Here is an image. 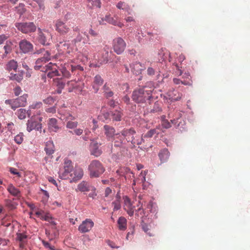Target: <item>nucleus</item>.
<instances>
[{
    "label": "nucleus",
    "instance_id": "nucleus-1",
    "mask_svg": "<svg viewBox=\"0 0 250 250\" xmlns=\"http://www.w3.org/2000/svg\"><path fill=\"white\" fill-rule=\"evenodd\" d=\"M135 133L136 132L133 129L130 128L129 129H124L122 131L121 134L117 133L114 135V140L117 139L116 142L118 143L115 145L119 146L120 144L123 142L125 139L128 142H131L134 145L136 144L137 145L141 144L142 141H144V139L141 138L140 140H136L134 138V135Z\"/></svg>",
    "mask_w": 250,
    "mask_h": 250
},
{
    "label": "nucleus",
    "instance_id": "nucleus-2",
    "mask_svg": "<svg viewBox=\"0 0 250 250\" xmlns=\"http://www.w3.org/2000/svg\"><path fill=\"white\" fill-rule=\"evenodd\" d=\"M146 87L140 88L133 91L132 98L136 103H145L151 98L152 91L146 89Z\"/></svg>",
    "mask_w": 250,
    "mask_h": 250
},
{
    "label": "nucleus",
    "instance_id": "nucleus-3",
    "mask_svg": "<svg viewBox=\"0 0 250 250\" xmlns=\"http://www.w3.org/2000/svg\"><path fill=\"white\" fill-rule=\"evenodd\" d=\"M91 177H98L104 173V169L101 163L98 160H93L89 166Z\"/></svg>",
    "mask_w": 250,
    "mask_h": 250
},
{
    "label": "nucleus",
    "instance_id": "nucleus-4",
    "mask_svg": "<svg viewBox=\"0 0 250 250\" xmlns=\"http://www.w3.org/2000/svg\"><path fill=\"white\" fill-rule=\"evenodd\" d=\"M17 28L24 34H29L36 30V26L32 22H17L15 23Z\"/></svg>",
    "mask_w": 250,
    "mask_h": 250
},
{
    "label": "nucleus",
    "instance_id": "nucleus-5",
    "mask_svg": "<svg viewBox=\"0 0 250 250\" xmlns=\"http://www.w3.org/2000/svg\"><path fill=\"white\" fill-rule=\"evenodd\" d=\"M110 112L113 121H120L122 118V113L121 108L119 106L118 102L110 100Z\"/></svg>",
    "mask_w": 250,
    "mask_h": 250
},
{
    "label": "nucleus",
    "instance_id": "nucleus-6",
    "mask_svg": "<svg viewBox=\"0 0 250 250\" xmlns=\"http://www.w3.org/2000/svg\"><path fill=\"white\" fill-rule=\"evenodd\" d=\"M55 29L61 35H65L71 31L70 25L59 20L55 23Z\"/></svg>",
    "mask_w": 250,
    "mask_h": 250
},
{
    "label": "nucleus",
    "instance_id": "nucleus-7",
    "mask_svg": "<svg viewBox=\"0 0 250 250\" xmlns=\"http://www.w3.org/2000/svg\"><path fill=\"white\" fill-rule=\"evenodd\" d=\"M59 63L50 62L45 65V68L41 69L42 71L50 70L47 73V76L49 78H52L54 76H59L58 69L60 68Z\"/></svg>",
    "mask_w": 250,
    "mask_h": 250
},
{
    "label": "nucleus",
    "instance_id": "nucleus-8",
    "mask_svg": "<svg viewBox=\"0 0 250 250\" xmlns=\"http://www.w3.org/2000/svg\"><path fill=\"white\" fill-rule=\"evenodd\" d=\"M73 167L72 162L68 159H65L63 166V170H61L59 172V177L61 179H66L69 174L72 171Z\"/></svg>",
    "mask_w": 250,
    "mask_h": 250
},
{
    "label": "nucleus",
    "instance_id": "nucleus-9",
    "mask_svg": "<svg viewBox=\"0 0 250 250\" xmlns=\"http://www.w3.org/2000/svg\"><path fill=\"white\" fill-rule=\"evenodd\" d=\"M39 122L34 120L31 119L27 121V130L28 132H31L32 130L35 129L37 131H41L42 126L41 122L42 121V118H39Z\"/></svg>",
    "mask_w": 250,
    "mask_h": 250
},
{
    "label": "nucleus",
    "instance_id": "nucleus-10",
    "mask_svg": "<svg viewBox=\"0 0 250 250\" xmlns=\"http://www.w3.org/2000/svg\"><path fill=\"white\" fill-rule=\"evenodd\" d=\"M125 47L124 41L121 38H117L113 41V47L114 51L118 54L122 53Z\"/></svg>",
    "mask_w": 250,
    "mask_h": 250
},
{
    "label": "nucleus",
    "instance_id": "nucleus-11",
    "mask_svg": "<svg viewBox=\"0 0 250 250\" xmlns=\"http://www.w3.org/2000/svg\"><path fill=\"white\" fill-rule=\"evenodd\" d=\"M51 60V57L50 53L48 51H46L45 53L43 54V57L38 59L36 61L34 66L35 69L36 70H40L42 68V69L43 68V67L42 68L43 65ZM44 68L45 67H44Z\"/></svg>",
    "mask_w": 250,
    "mask_h": 250
},
{
    "label": "nucleus",
    "instance_id": "nucleus-12",
    "mask_svg": "<svg viewBox=\"0 0 250 250\" xmlns=\"http://www.w3.org/2000/svg\"><path fill=\"white\" fill-rule=\"evenodd\" d=\"M94 226V222L90 219L83 221L78 228L79 231L81 233L89 232Z\"/></svg>",
    "mask_w": 250,
    "mask_h": 250
},
{
    "label": "nucleus",
    "instance_id": "nucleus-13",
    "mask_svg": "<svg viewBox=\"0 0 250 250\" xmlns=\"http://www.w3.org/2000/svg\"><path fill=\"white\" fill-rule=\"evenodd\" d=\"M20 49L22 53L26 54L33 50V45L25 39L21 40L19 42Z\"/></svg>",
    "mask_w": 250,
    "mask_h": 250
},
{
    "label": "nucleus",
    "instance_id": "nucleus-14",
    "mask_svg": "<svg viewBox=\"0 0 250 250\" xmlns=\"http://www.w3.org/2000/svg\"><path fill=\"white\" fill-rule=\"evenodd\" d=\"M101 144L97 143L96 141H92L90 144V151L91 155L96 157L100 156L103 150L102 147H100Z\"/></svg>",
    "mask_w": 250,
    "mask_h": 250
},
{
    "label": "nucleus",
    "instance_id": "nucleus-15",
    "mask_svg": "<svg viewBox=\"0 0 250 250\" xmlns=\"http://www.w3.org/2000/svg\"><path fill=\"white\" fill-rule=\"evenodd\" d=\"M38 30L39 31V42L44 45L49 44V38L51 36L49 33L46 32V34H44L42 32L41 29L40 28H39Z\"/></svg>",
    "mask_w": 250,
    "mask_h": 250
},
{
    "label": "nucleus",
    "instance_id": "nucleus-16",
    "mask_svg": "<svg viewBox=\"0 0 250 250\" xmlns=\"http://www.w3.org/2000/svg\"><path fill=\"white\" fill-rule=\"evenodd\" d=\"M131 71L136 75H139L142 73V71L146 68L145 66L139 62H135L130 65Z\"/></svg>",
    "mask_w": 250,
    "mask_h": 250
},
{
    "label": "nucleus",
    "instance_id": "nucleus-17",
    "mask_svg": "<svg viewBox=\"0 0 250 250\" xmlns=\"http://www.w3.org/2000/svg\"><path fill=\"white\" fill-rule=\"evenodd\" d=\"M135 207L132 205L129 198L126 197L124 201V209L127 212V214L132 216L134 214Z\"/></svg>",
    "mask_w": 250,
    "mask_h": 250
},
{
    "label": "nucleus",
    "instance_id": "nucleus-18",
    "mask_svg": "<svg viewBox=\"0 0 250 250\" xmlns=\"http://www.w3.org/2000/svg\"><path fill=\"white\" fill-rule=\"evenodd\" d=\"M167 98L171 101H178L181 98L182 94L176 90H169L167 94Z\"/></svg>",
    "mask_w": 250,
    "mask_h": 250
},
{
    "label": "nucleus",
    "instance_id": "nucleus-19",
    "mask_svg": "<svg viewBox=\"0 0 250 250\" xmlns=\"http://www.w3.org/2000/svg\"><path fill=\"white\" fill-rule=\"evenodd\" d=\"M170 156V152L167 148L162 149L158 153V156L161 163L167 161Z\"/></svg>",
    "mask_w": 250,
    "mask_h": 250
},
{
    "label": "nucleus",
    "instance_id": "nucleus-20",
    "mask_svg": "<svg viewBox=\"0 0 250 250\" xmlns=\"http://www.w3.org/2000/svg\"><path fill=\"white\" fill-rule=\"evenodd\" d=\"M7 190L11 195L17 198H20L21 197V193L19 189L16 188L12 184H9L8 186Z\"/></svg>",
    "mask_w": 250,
    "mask_h": 250
},
{
    "label": "nucleus",
    "instance_id": "nucleus-21",
    "mask_svg": "<svg viewBox=\"0 0 250 250\" xmlns=\"http://www.w3.org/2000/svg\"><path fill=\"white\" fill-rule=\"evenodd\" d=\"M48 129L50 132H56L59 129L57 124V120L55 118H51L48 123Z\"/></svg>",
    "mask_w": 250,
    "mask_h": 250
},
{
    "label": "nucleus",
    "instance_id": "nucleus-22",
    "mask_svg": "<svg viewBox=\"0 0 250 250\" xmlns=\"http://www.w3.org/2000/svg\"><path fill=\"white\" fill-rule=\"evenodd\" d=\"M103 83V80L102 79L100 75H96L94 77V81L93 83V88L95 90V92H97L99 90V86Z\"/></svg>",
    "mask_w": 250,
    "mask_h": 250
},
{
    "label": "nucleus",
    "instance_id": "nucleus-23",
    "mask_svg": "<svg viewBox=\"0 0 250 250\" xmlns=\"http://www.w3.org/2000/svg\"><path fill=\"white\" fill-rule=\"evenodd\" d=\"M118 227L120 230H125L127 228V220L124 217H120L117 221Z\"/></svg>",
    "mask_w": 250,
    "mask_h": 250
},
{
    "label": "nucleus",
    "instance_id": "nucleus-24",
    "mask_svg": "<svg viewBox=\"0 0 250 250\" xmlns=\"http://www.w3.org/2000/svg\"><path fill=\"white\" fill-rule=\"evenodd\" d=\"M81 192L88 191L90 190V186L87 182L83 181L77 187V189Z\"/></svg>",
    "mask_w": 250,
    "mask_h": 250
},
{
    "label": "nucleus",
    "instance_id": "nucleus-25",
    "mask_svg": "<svg viewBox=\"0 0 250 250\" xmlns=\"http://www.w3.org/2000/svg\"><path fill=\"white\" fill-rule=\"evenodd\" d=\"M44 150L48 155H51L54 152V146L52 141H49L46 143Z\"/></svg>",
    "mask_w": 250,
    "mask_h": 250
},
{
    "label": "nucleus",
    "instance_id": "nucleus-26",
    "mask_svg": "<svg viewBox=\"0 0 250 250\" xmlns=\"http://www.w3.org/2000/svg\"><path fill=\"white\" fill-rule=\"evenodd\" d=\"M100 0H87V6L91 9L101 7Z\"/></svg>",
    "mask_w": 250,
    "mask_h": 250
},
{
    "label": "nucleus",
    "instance_id": "nucleus-27",
    "mask_svg": "<svg viewBox=\"0 0 250 250\" xmlns=\"http://www.w3.org/2000/svg\"><path fill=\"white\" fill-rule=\"evenodd\" d=\"M178 119H179L170 120V123L167 120L163 119L162 121V125L165 128H170L171 126V123L174 125H176L178 122Z\"/></svg>",
    "mask_w": 250,
    "mask_h": 250
},
{
    "label": "nucleus",
    "instance_id": "nucleus-28",
    "mask_svg": "<svg viewBox=\"0 0 250 250\" xmlns=\"http://www.w3.org/2000/svg\"><path fill=\"white\" fill-rule=\"evenodd\" d=\"M18 116L19 119L22 120L25 118L26 114L28 115V117H29L31 113H30V110L26 111L25 109L21 108L18 110Z\"/></svg>",
    "mask_w": 250,
    "mask_h": 250
},
{
    "label": "nucleus",
    "instance_id": "nucleus-29",
    "mask_svg": "<svg viewBox=\"0 0 250 250\" xmlns=\"http://www.w3.org/2000/svg\"><path fill=\"white\" fill-rule=\"evenodd\" d=\"M5 104H9L11 108L14 110L21 106L17 98L14 100H7L5 101Z\"/></svg>",
    "mask_w": 250,
    "mask_h": 250
},
{
    "label": "nucleus",
    "instance_id": "nucleus-30",
    "mask_svg": "<svg viewBox=\"0 0 250 250\" xmlns=\"http://www.w3.org/2000/svg\"><path fill=\"white\" fill-rule=\"evenodd\" d=\"M9 78L10 80L12 81H16L18 82H20L23 79V73H18V74H13L11 73L10 76H9Z\"/></svg>",
    "mask_w": 250,
    "mask_h": 250
},
{
    "label": "nucleus",
    "instance_id": "nucleus-31",
    "mask_svg": "<svg viewBox=\"0 0 250 250\" xmlns=\"http://www.w3.org/2000/svg\"><path fill=\"white\" fill-rule=\"evenodd\" d=\"M17 62L13 60L10 61L6 64V69L10 71L16 70L17 68Z\"/></svg>",
    "mask_w": 250,
    "mask_h": 250
},
{
    "label": "nucleus",
    "instance_id": "nucleus-32",
    "mask_svg": "<svg viewBox=\"0 0 250 250\" xmlns=\"http://www.w3.org/2000/svg\"><path fill=\"white\" fill-rule=\"evenodd\" d=\"M73 174L74 175L73 179L75 180H79L83 175V170L81 168H76Z\"/></svg>",
    "mask_w": 250,
    "mask_h": 250
},
{
    "label": "nucleus",
    "instance_id": "nucleus-33",
    "mask_svg": "<svg viewBox=\"0 0 250 250\" xmlns=\"http://www.w3.org/2000/svg\"><path fill=\"white\" fill-rule=\"evenodd\" d=\"M112 205L113 206V210L114 211L118 210L121 208V204H120V197L117 196L116 197V199L115 201L112 203Z\"/></svg>",
    "mask_w": 250,
    "mask_h": 250
},
{
    "label": "nucleus",
    "instance_id": "nucleus-34",
    "mask_svg": "<svg viewBox=\"0 0 250 250\" xmlns=\"http://www.w3.org/2000/svg\"><path fill=\"white\" fill-rule=\"evenodd\" d=\"M67 85L68 87V91L69 92H72L73 90L77 86L76 81L73 80L68 81Z\"/></svg>",
    "mask_w": 250,
    "mask_h": 250
},
{
    "label": "nucleus",
    "instance_id": "nucleus-35",
    "mask_svg": "<svg viewBox=\"0 0 250 250\" xmlns=\"http://www.w3.org/2000/svg\"><path fill=\"white\" fill-rule=\"evenodd\" d=\"M157 128H154L148 131L143 137L142 138H151L155 134H158L159 132L157 130Z\"/></svg>",
    "mask_w": 250,
    "mask_h": 250
},
{
    "label": "nucleus",
    "instance_id": "nucleus-36",
    "mask_svg": "<svg viewBox=\"0 0 250 250\" xmlns=\"http://www.w3.org/2000/svg\"><path fill=\"white\" fill-rule=\"evenodd\" d=\"M59 65L60 66V68L59 69H60L61 71L63 76L65 78H69L70 77V74L69 72L67 70V67H62L61 64H59Z\"/></svg>",
    "mask_w": 250,
    "mask_h": 250
},
{
    "label": "nucleus",
    "instance_id": "nucleus-37",
    "mask_svg": "<svg viewBox=\"0 0 250 250\" xmlns=\"http://www.w3.org/2000/svg\"><path fill=\"white\" fill-rule=\"evenodd\" d=\"M42 103L41 102H35L33 103L31 105L29 106V110H30V113H31V109H40L42 107Z\"/></svg>",
    "mask_w": 250,
    "mask_h": 250
},
{
    "label": "nucleus",
    "instance_id": "nucleus-38",
    "mask_svg": "<svg viewBox=\"0 0 250 250\" xmlns=\"http://www.w3.org/2000/svg\"><path fill=\"white\" fill-rule=\"evenodd\" d=\"M173 83L176 84H179L180 83H182V84H183L184 85H186L191 84V83L189 81H189H182L177 78H174L173 79Z\"/></svg>",
    "mask_w": 250,
    "mask_h": 250
},
{
    "label": "nucleus",
    "instance_id": "nucleus-39",
    "mask_svg": "<svg viewBox=\"0 0 250 250\" xmlns=\"http://www.w3.org/2000/svg\"><path fill=\"white\" fill-rule=\"evenodd\" d=\"M16 11L20 15H22L25 12V8L24 5L22 3H20L18 6L16 7Z\"/></svg>",
    "mask_w": 250,
    "mask_h": 250
},
{
    "label": "nucleus",
    "instance_id": "nucleus-40",
    "mask_svg": "<svg viewBox=\"0 0 250 250\" xmlns=\"http://www.w3.org/2000/svg\"><path fill=\"white\" fill-rule=\"evenodd\" d=\"M15 142L18 144H21L23 141V134L22 133H20L17 135L14 138Z\"/></svg>",
    "mask_w": 250,
    "mask_h": 250
},
{
    "label": "nucleus",
    "instance_id": "nucleus-41",
    "mask_svg": "<svg viewBox=\"0 0 250 250\" xmlns=\"http://www.w3.org/2000/svg\"><path fill=\"white\" fill-rule=\"evenodd\" d=\"M55 83H56L58 88L61 90L63 89L65 85V83L61 79H57L55 80Z\"/></svg>",
    "mask_w": 250,
    "mask_h": 250
},
{
    "label": "nucleus",
    "instance_id": "nucleus-42",
    "mask_svg": "<svg viewBox=\"0 0 250 250\" xmlns=\"http://www.w3.org/2000/svg\"><path fill=\"white\" fill-rule=\"evenodd\" d=\"M141 227H142L143 230L145 232L147 233L149 236L152 235V234H151L150 233V231H149L150 230V227L149 225H148L144 222H142L141 224Z\"/></svg>",
    "mask_w": 250,
    "mask_h": 250
},
{
    "label": "nucleus",
    "instance_id": "nucleus-43",
    "mask_svg": "<svg viewBox=\"0 0 250 250\" xmlns=\"http://www.w3.org/2000/svg\"><path fill=\"white\" fill-rule=\"evenodd\" d=\"M78 125V123L77 122H73L71 121H68L66 123V127L69 129H73L76 128Z\"/></svg>",
    "mask_w": 250,
    "mask_h": 250
},
{
    "label": "nucleus",
    "instance_id": "nucleus-44",
    "mask_svg": "<svg viewBox=\"0 0 250 250\" xmlns=\"http://www.w3.org/2000/svg\"><path fill=\"white\" fill-rule=\"evenodd\" d=\"M5 203L6 206L11 209H13L16 208L17 204L13 203L10 200H6Z\"/></svg>",
    "mask_w": 250,
    "mask_h": 250
},
{
    "label": "nucleus",
    "instance_id": "nucleus-45",
    "mask_svg": "<svg viewBox=\"0 0 250 250\" xmlns=\"http://www.w3.org/2000/svg\"><path fill=\"white\" fill-rule=\"evenodd\" d=\"M21 106H24L25 105L26 103V98L24 96H20L17 98Z\"/></svg>",
    "mask_w": 250,
    "mask_h": 250
},
{
    "label": "nucleus",
    "instance_id": "nucleus-46",
    "mask_svg": "<svg viewBox=\"0 0 250 250\" xmlns=\"http://www.w3.org/2000/svg\"><path fill=\"white\" fill-rule=\"evenodd\" d=\"M130 229V231L128 232L127 233L126 239L127 240H129V239H131L132 237V236L133 235L135 231V227L134 225H133L131 228L129 229Z\"/></svg>",
    "mask_w": 250,
    "mask_h": 250
},
{
    "label": "nucleus",
    "instance_id": "nucleus-47",
    "mask_svg": "<svg viewBox=\"0 0 250 250\" xmlns=\"http://www.w3.org/2000/svg\"><path fill=\"white\" fill-rule=\"evenodd\" d=\"M139 205H141L140 207L136 210L137 213L136 215H139V214L141 215H145V211L144 209L143 208V204L141 203V201H139V205L138 206H139Z\"/></svg>",
    "mask_w": 250,
    "mask_h": 250
},
{
    "label": "nucleus",
    "instance_id": "nucleus-48",
    "mask_svg": "<svg viewBox=\"0 0 250 250\" xmlns=\"http://www.w3.org/2000/svg\"><path fill=\"white\" fill-rule=\"evenodd\" d=\"M70 69L72 71V72H74L76 70H79L80 71H83V68L82 66H81L80 65H70Z\"/></svg>",
    "mask_w": 250,
    "mask_h": 250
},
{
    "label": "nucleus",
    "instance_id": "nucleus-49",
    "mask_svg": "<svg viewBox=\"0 0 250 250\" xmlns=\"http://www.w3.org/2000/svg\"><path fill=\"white\" fill-rule=\"evenodd\" d=\"M9 171L13 174L14 175H17V176H18L19 177H21V173H20L18 171V170L15 168H13V167H10L9 168Z\"/></svg>",
    "mask_w": 250,
    "mask_h": 250
},
{
    "label": "nucleus",
    "instance_id": "nucleus-50",
    "mask_svg": "<svg viewBox=\"0 0 250 250\" xmlns=\"http://www.w3.org/2000/svg\"><path fill=\"white\" fill-rule=\"evenodd\" d=\"M26 238V236L22 233H18L17 236V239L20 242H23V240Z\"/></svg>",
    "mask_w": 250,
    "mask_h": 250
},
{
    "label": "nucleus",
    "instance_id": "nucleus-51",
    "mask_svg": "<svg viewBox=\"0 0 250 250\" xmlns=\"http://www.w3.org/2000/svg\"><path fill=\"white\" fill-rule=\"evenodd\" d=\"M33 0L35 2H36L38 4L40 9L43 10L44 9V0Z\"/></svg>",
    "mask_w": 250,
    "mask_h": 250
},
{
    "label": "nucleus",
    "instance_id": "nucleus-52",
    "mask_svg": "<svg viewBox=\"0 0 250 250\" xmlns=\"http://www.w3.org/2000/svg\"><path fill=\"white\" fill-rule=\"evenodd\" d=\"M109 117V114L108 113H103L102 115L100 117V119L102 120L103 122H105V120H107Z\"/></svg>",
    "mask_w": 250,
    "mask_h": 250
},
{
    "label": "nucleus",
    "instance_id": "nucleus-53",
    "mask_svg": "<svg viewBox=\"0 0 250 250\" xmlns=\"http://www.w3.org/2000/svg\"><path fill=\"white\" fill-rule=\"evenodd\" d=\"M43 102L46 104H52L54 102V100L52 97H48L43 100Z\"/></svg>",
    "mask_w": 250,
    "mask_h": 250
},
{
    "label": "nucleus",
    "instance_id": "nucleus-54",
    "mask_svg": "<svg viewBox=\"0 0 250 250\" xmlns=\"http://www.w3.org/2000/svg\"><path fill=\"white\" fill-rule=\"evenodd\" d=\"M110 23H112V24H113L114 25H117L118 26H119L120 27H122L123 25L120 22H119L117 21L114 20L113 19H112L111 21L110 20Z\"/></svg>",
    "mask_w": 250,
    "mask_h": 250
},
{
    "label": "nucleus",
    "instance_id": "nucleus-55",
    "mask_svg": "<svg viewBox=\"0 0 250 250\" xmlns=\"http://www.w3.org/2000/svg\"><path fill=\"white\" fill-rule=\"evenodd\" d=\"M14 91L16 96H19L21 94L22 90L20 86H16L14 89Z\"/></svg>",
    "mask_w": 250,
    "mask_h": 250
},
{
    "label": "nucleus",
    "instance_id": "nucleus-56",
    "mask_svg": "<svg viewBox=\"0 0 250 250\" xmlns=\"http://www.w3.org/2000/svg\"><path fill=\"white\" fill-rule=\"evenodd\" d=\"M104 129L105 135L108 137L109 135V126L108 125H104Z\"/></svg>",
    "mask_w": 250,
    "mask_h": 250
},
{
    "label": "nucleus",
    "instance_id": "nucleus-57",
    "mask_svg": "<svg viewBox=\"0 0 250 250\" xmlns=\"http://www.w3.org/2000/svg\"><path fill=\"white\" fill-rule=\"evenodd\" d=\"M147 73L149 76H153L155 74V70L152 67H148L147 70Z\"/></svg>",
    "mask_w": 250,
    "mask_h": 250
},
{
    "label": "nucleus",
    "instance_id": "nucleus-58",
    "mask_svg": "<svg viewBox=\"0 0 250 250\" xmlns=\"http://www.w3.org/2000/svg\"><path fill=\"white\" fill-rule=\"evenodd\" d=\"M74 134L80 136L82 134L83 130L80 128H77L74 130Z\"/></svg>",
    "mask_w": 250,
    "mask_h": 250
},
{
    "label": "nucleus",
    "instance_id": "nucleus-59",
    "mask_svg": "<svg viewBox=\"0 0 250 250\" xmlns=\"http://www.w3.org/2000/svg\"><path fill=\"white\" fill-rule=\"evenodd\" d=\"M35 214L38 217H40L41 219L43 218L44 212L42 210L37 211L36 212Z\"/></svg>",
    "mask_w": 250,
    "mask_h": 250
},
{
    "label": "nucleus",
    "instance_id": "nucleus-60",
    "mask_svg": "<svg viewBox=\"0 0 250 250\" xmlns=\"http://www.w3.org/2000/svg\"><path fill=\"white\" fill-rule=\"evenodd\" d=\"M47 179L49 181V182L51 183L52 184H54V185H55L56 187H57V183L56 181V180L52 177H50V176H49L48 178H47Z\"/></svg>",
    "mask_w": 250,
    "mask_h": 250
},
{
    "label": "nucleus",
    "instance_id": "nucleus-61",
    "mask_svg": "<svg viewBox=\"0 0 250 250\" xmlns=\"http://www.w3.org/2000/svg\"><path fill=\"white\" fill-rule=\"evenodd\" d=\"M41 191L42 192V193L43 194V195H44V199L46 200H48V199L49 197V195L48 192L46 190H45L43 189H41Z\"/></svg>",
    "mask_w": 250,
    "mask_h": 250
},
{
    "label": "nucleus",
    "instance_id": "nucleus-62",
    "mask_svg": "<svg viewBox=\"0 0 250 250\" xmlns=\"http://www.w3.org/2000/svg\"><path fill=\"white\" fill-rule=\"evenodd\" d=\"M58 46L60 48H62L64 47L63 49H65V47L68 48V43H67L66 42H64L63 43L62 42H60L59 44H58Z\"/></svg>",
    "mask_w": 250,
    "mask_h": 250
},
{
    "label": "nucleus",
    "instance_id": "nucleus-63",
    "mask_svg": "<svg viewBox=\"0 0 250 250\" xmlns=\"http://www.w3.org/2000/svg\"><path fill=\"white\" fill-rule=\"evenodd\" d=\"M45 110L48 113H54L56 112V109L54 107L47 108Z\"/></svg>",
    "mask_w": 250,
    "mask_h": 250
},
{
    "label": "nucleus",
    "instance_id": "nucleus-64",
    "mask_svg": "<svg viewBox=\"0 0 250 250\" xmlns=\"http://www.w3.org/2000/svg\"><path fill=\"white\" fill-rule=\"evenodd\" d=\"M124 5H125V2H124L120 1L117 4V7L118 9H124Z\"/></svg>",
    "mask_w": 250,
    "mask_h": 250
}]
</instances>
